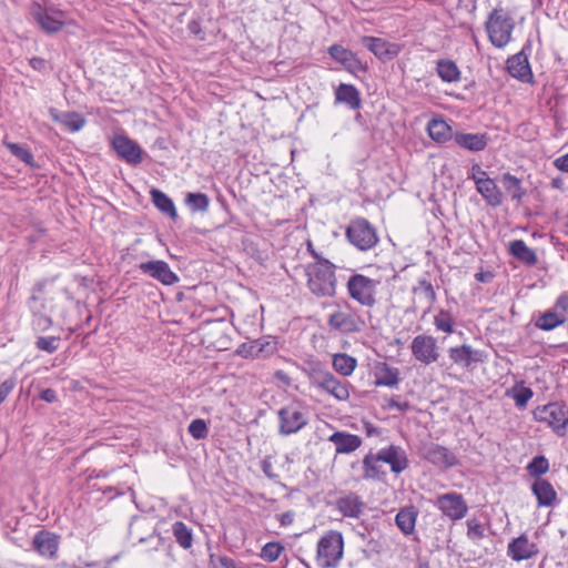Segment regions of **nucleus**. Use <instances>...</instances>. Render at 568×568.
<instances>
[{"mask_svg": "<svg viewBox=\"0 0 568 568\" xmlns=\"http://www.w3.org/2000/svg\"><path fill=\"white\" fill-rule=\"evenodd\" d=\"M388 408H396L399 412H407L410 409V404L408 402H398L395 398H390L387 404Z\"/></svg>", "mask_w": 568, "mask_h": 568, "instance_id": "nucleus-57", "label": "nucleus"}, {"mask_svg": "<svg viewBox=\"0 0 568 568\" xmlns=\"http://www.w3.org/2000/svg\"><path fill=\"white\" fill-rule=\"evenodd\" d=\"M187 430L194 439H204L209 434L207 425L205 420L201 418L193 419L190 423Z\"/></svg>", "mask_w": 568, "mask_h": 568, "instance_id": "nucleus-48", "label": "nucleus"}, {"mask_svg": "<svg viewBox=\"0 0 568 568\" xmlns=\"http://www.w3.org/2000/svg\"><path fill=\"white\" fill-rule=\"evenodd\" d=\"M139 270L163 285H173L180 281L169 264L162 260L142 262L139 264Z\"/></svg>", "mask_w": 568, "mask_h": 568, "instance_id": "nucleus-12", "label": "nucleus"}, {"mask_svg": "<svg viewBox=\"0 0 568 568\" xmlns=\"http://www.w3.org/2000/svg\"><path fill=\"white\" fill-rule=\"evenodd\" d=\"M328 53L336 62L343 64L349 72L362 70V63L356 55L339 44H333L328 48Z\"/></svg>", "mask_w": 568, "mask_h": 568, "instance_id": "nucleus-26", "label": "nucleus"}, {"mask_svg": "<svg viewBox=\"0 0 568 568\" xmlns=\"http://www.w3.org/2000/svg\"><path fill=\"white\" fill-rule=\"evenodd\" d=\"M60 336H40L36 341V347L48 354H53L60 345Z\"/></svg>", "mask_w": 568, "mask_h": 568, "instance_id": "nucleus-47", "label": "nucleus"}, {"mask_svg": "<svg viewBox=\"0 0 568 568\" xmlns=\"http://www.w3.org/2000/svg\"><path fill=\"white\" fill-rule=\"evenodd\" d=\"M534 418L546 423L558 436H564L568 425V408L564 403H548L534 410Z\"/></svg>", "mask_w": 568, "mask_h": 568, "instance_id": "nucleus-5", "label": "nucleus"}, {"mask_svg": "<svg viewBox=\"0 0 568 568\" xmlns=\"http://www.w3.org/2000/svg\"><path fill=\"white\" fill-rule=\"evenodd\" d=\"M534 392L529 387H521L514 394L516 406L523 408L527 405L528 400L532 397Z\"/></svg>", "mask_w": 568, "mask_h": 568, "instance_id": "nucleus-52", "label": "nucleus"}, {"mask_svg": "<svg viewBox=\"0 0 568 568\" xmlns=\"http://www.w3.org/2000/svg\"><path fill=\"white\" fill-rule=\"evenodd\" d=\"M40 398L47 403H54L58 400V396L54 389L45 388L40 393Z\"/></svg>", "mask_w": 568, "mask_h": 568, "instance_id": "nucleus-58", "label": "nucleus"}, {"mask_svg": "<svg viewBox=\"0 0 568 568\" xmlns=\"http://www.w3.org/2000/svg\"><path fill=\"white\" fill-rule=\"evenodd\" d=\"M417 514L414 506H405L397 513L395 523L404 535H410L414 531Z\"/></svg>", "mask_w": 568, "mask_h": 568, "instance_id": "nucleus-37", "label": "nucleus"}, {"mask_svg": "<svg viewBox=\"0 0 568 568\" xmlns=\"http://www.w3.org/2000/svg\"><path fill=\"white\" fill-rule=\"evenodd\" d=\"M344 555V538L337 530L327 531L317 542L316 562L320 568H337Z\"/></svg>", "mask_w": 568, "mask_h": 568, "instance_id": "nucleus-3", "label": "nucleus"}, {"mask_svg": "<svg viewBox=\"0 0 568 568\" xmlns=\"http://www.w3.org/2000/svg\"><path fill=\"white\" fill-rule=\"evenodd\" d=\"M427 131L434 141L445 143L454 139L455 132L443 119H433L427 124Z\"/></svg>", "mask_w": 568, "mask_h": 568, "instance_id": "nucleus-33", "label": "nucleus"}, {"mask_svg": "<svg viewBox=\"0 0 568 568\" xmlns=\"http://www.w3.org/2000/svg\"><path fill=\"white\" fill-rule=\"evenodd\" d=\"M275 351L276 344L274 342L254 339L240 345L237 354L243 357H266L272 355Z\"/></svg>", "mask_w": 568, "mask_h": 568, "instance_id": "nucleus-21", "label": "nucleus"}, {"mask_svg": "<svg viewBox=\"0 0 568 568\" xmlns=\"http://www.w3.org/2000/svg\"><path fill=\"white\" fill-rule=\"evenodd\" d=\"M7 149L27 165L34 166L33 154L19 143L4 142Z\"/></svg>", "mask_w": 568, "mask_h": 568, "instance_id": "nucleus-46", "label": "nucleus"}, {"mask_svg": "<svg viewBox=\"0 0 568 568\" xmlns=\"http://www.w3.org/2000/svg\"><path fill=\"white\" fill-rule=\"evenodd\" d=\"M566 322V315L557 312L554 307L540 314L535 321V326L541 331H552Z\"/></svg>", "mask_w": 568, "mask_h": 568, "instance_id": "nucleus-35", "label": "nucleus"}, {"mask_svg": "<svg viewBox=\"0 0 568 568\" xmlns=\"http://www.w3.org/2000/svg\"><path fill=\"white\" fill-rule=\"evenodd\" d=\"M173 536L176 542L184 549H189L193 544L192 530L183 523L175 521L172 526Z\"/></svg>", "mask_w": 568, "mask_h": 568, "instance_id": "nucleus-42", "label": "nucleus"}, {"mask_svg": "<svg viewBox=\"0 0 568 568\" xmlns=\"http://www.w3.org/2000/svg\"><path fill=\"white\" fill-rule=\"evenodd\" d=\"M271 469H272V464H271V462H268V460L264 459V460L262 462V470H263V473H264L268 478H273V477H274V475L272 474Z\"/></svg>", "mask_w": 568, "mask_h": 568, "instance_id": "nucleus-64", "label": "nucleus"}, {"mask_svg": "<svg viewBox=\"0 0 568 568\" xmlns=\"http://www.w3.org/2000/svg\"><path fill=\"white\" fill-rule=\"evenodd\" d=\"M212 564L214 568H236L234 560L225 556L219 557L216 562L212 559Z\"/></svg>", "mask_w": 568, "mask_h": 568, "instance_id": "nucleus-56", "label": "nucleus"}, {"mask_svg": "<svg viewBox=\"0 0 568 568\" xmlns=\"http://www.w3.org/2000/svg\"><path fill=\"white\" fill-rule=\"evenodd\" d=\"M509 253L526 266H534L538 262L537 254L527 246L523 240H514L508 245Z\"/></svg>", "mask_w": 568, "mask_h": 568, "instance_id": "nucleus-30", "label": "nucleus"}, {"mask_svg": "<svg viewBox=\"0 0 568 568\" xmlns=\"http://www.w3.org/2000/svg\"><path fill=\"white\" fill-rule=\"evenodd\" d=\"M448 355L452 362L463 368H468L471 363L480 361V352L474 351L470 345L450 347Z\"/></svg>", "mask_w": 568, "mask_h": 568, "instance_id": "nucleus-25", "label": "nucleus"}, {"mask_svg": "<svg viewBox=\"0 0 568 568\" xmlns=\"http://www.w3.org/2000/svg\"><path fill=\"white\" fill-rule=\"evenodd\" d=\"M531 491L536 496L538 506H552L557 499V493L552 485L546 479H535Z\"/></svg>", "mask_w": 568, "mask_h": 568, "instance_id": "nucleus-29", "label": "nucleus"}, {"mask_svg": "<svg viewBox=\"0 0 568 568\" xmlns=\"http://www.w3.org/2000/svg\"><path fill=\"white\" fill-rule=\"evenodd\" d=\"M539 549L536 544L530 542L528 537L523 534L514 538L507 546V555L514 561H523L534 558L538 555Z\"/></svg>", "mask_w": 568, "mask_h": 568, "instance_id": "nucleus-17", "label": "nucleus"}, {"mask_svg": "<svg viewBox=\"0 0 568 568\" xmlns=\"http://www.w3.org/2000/svg\"><path fill=\"white\" fill-rule=\"evenodd\" d=\"M434 324L438 331L453 333V318L449 312L442 310L434 318Z\"/></svg>", "mask_w": 568, "mask_h": 568, "instance_id": "nucleus-49", "label": "nucleus"}, {"mask_svg": "<svg viewBox=\"0 0 568 568\" xmlns=\"http://www.w3.org/2000/svg\"><path fill=\"white\" fill-rule=\"evenodd\" d=\"M311 385L332 395L337 400L349 398L348 383L336 378L331 372L322 368H312L308 373Z\"/></svg>", "mask_w": 568, "mask_h": 568, "instance_id": "nucleus-6", "label": "nucleus"}, {"mask_svg": "<svg viewBox=\"0 0 568 568\" xmlns=\"http://www.w3.org/2000/svg\"><path fill=\"white\" fill-rule=\"evenodd\" d=\"M557 312H562L564 315L568 312V293L560 294L555 305L552 306Z\"/></svg>", "mask_w": 568, "mask_h": 568, "instance_id": "nucleus-55", "label": "nucleus"}, {"mask_svg": "<svg viewBox=\"0 0 568 568\" xmlns=\"http://www.w3.org/2000/svg\"><path fill=\"white\" fill-rule=\"evenodd\" d=\"M154 206L163 214L170 216L172 220L178 219V212L173 201L161 190L152 189L150 191Z\"/></svg>", "mask_w": 568, "mask_h": 568, "instance_id": "nucleus-38", "label": "nucleus"}, {"mask_svg": "<svg viewBox=\"0 0 568 568\" xmlns=\"http://www.w3.org/2000/svg\"><path fill=\"white\" fill-rule=\"evenodd\" d=\"M274 376H275L276 379L283 382L285 385H290L291 384V378L283 371H276Z\"/></svg>", "mask_w": 568, "mask_h": 568, "instance_id": "nucleus-62", "label": "nucleus"}, {"mask_svg": "<svg viewBox=\"0 0 568 568\" xmlns=\"http://www.w3.org/2000/svg\"><path fill=\"white\" fill-rule=\"evenodd\" d=\"M335 264L329 260L308 263L305 267L307 288L316 297H333L336 294L337 278Z\"/></svg>", "mask_w": 568, "mask_h": 568, "instance_id": "nucleus-1", "label": "nucleus"}, {"mask_svg": "<svg viewBox=\"0 0 568 568\" xmlns=\"http://www.w3.org/2000/svg\"><path fill=\"white\" fill-rule=\"evenodd\" d=\"M514 27L511 16L501 8L494 9L486 21L489 40L497 48H503L510 41Z\"/></svg>", "mask_w": 568, "mask_h": 568, "instance_id": "nucleus-4", "label": "nucleus"}, {"mask_svg": "<svg viewBox=\"0 0 568 568\" xmlns=\"http://www.w3.org/2000/svg\"><path fill=\"white\" fill-rule=\"evenodd\" d=\"M476 190L489 206L497 207L501 205L504 195L493 179H480L477 181Z\"/></svg>", "mask_w": 568, "mask_h": 568, "instance_id": "nucleus-24", "label": "nucleus"}, {"mask_svg": "<svg viewBox=\"0 0 568 568\" xmlns=\"http://www.w3.org/2000/svg\"><path fill=\"white\" fill-rule=\"evenodd\" d=\"M507 69L511 77L526 81L531 75L528 58L519 52L507 60Z\"/></svg>", "mask_w": 568, "mask_h": 568, "instance_id": "nucleus-31", "label": "nucleus"}, {"mask_svg": "<svg viewBox=\"0 0 568 568\" xmlns=\"http://www.w3.org/2000/svg\"><path fill=\"white\" fill-rule=\"evenodd\" d=\"M410 351L414 358L426 366L437 362L440 356L435 337L426 334L413 338Z\"/></svg>", "mask_w": 568, "mask_h": 568, "instance_id": "nucleus-10", "label": "nucleus"}, {"mask_svg": "<svg viewBox=\"0 0 568 568\" xmlns=\"http://www.w3.org/2000/svg\"><path fill=\"white\" fill-rule=\"evenodd\" d=\"M32 14L34 20L48 33L58 32L63 27V12L60 10L43 9L41 4L34 3Z\"/></svg>", "mask_w": 568, "mask_h": 568, "instance_id": "nucleus-16", "label": "nucleus"}, {"mask_svg": "<svg viewBox=\"0 0 568 568\" xmlns=\"http://www.w3.org/2000/svg\"><path fill=\"white\" fill-rule=\"evenodd\" d=\"M436 73L442 81L447 83L458 82L462 77L456 62L450 59H439L436 63Z\"/></svg>", "mask_w": 568, "mask_h": 568, "instance_id": "nucleus-36", "label": "nucleus"}, {"mask_svg": "<svg viewBox=\"0 0 568 568\" xmlns=\"http://www.w3.org/2000/svg\"><path fill=\"white\" fill-rule=\"evenodd\" d=\"M328 440L335 445L336 454H351L362 445V438L347 432H335Z\"/></svg>", "mask_w": 568, "mask_h": 568, "instance_id": "nucleus-20", "label": "nucleus"}, {"mask_svg": "<svg viewBox=\"0 0 568 568\" xmlns=\"http://www.w3.org/2000/svg\"><path fill=\"white\" fill-rule=\"evenodd\" d=\"M283 551L284 546L281 542L270 541L262 547L260 557L266 562H274Z\"/></svg>", "mask_w": 568, "mask_h": 568, "instance_id": "nucleus-45", "label": "nucleus"}, {"mask_svg": "<svg viewBox=\"0 0 568 568\" xmlns=\"http://www.w3.org/2000/svg\"><path fill=\"white\" fill-rule=\"evenodd\" d=\"M487 178H489L488 173L486 171H484L478 163L473 164L471 172L468 175V179H471L475 182V184L477 185V181H479L480 179H487Z\"/></svg>", "mask_w": 568, "mask_h": 568, "instance_id": "nucleus-54", "label": "nucleus"}, {"mask_svg": "<svg viewBox=\"0 0 568 568\" xmlns=\"http://www.w3.org/2000/svg\"><path fill=\"white\" fill-rule=\"evenodd\" d=\"M335 103H343L352 110H358L362 106L361 93L355 85L341 83L335 89Z\"/></svg>", "mask_w": 568, "mask_h": 568, "instance_id": "nucleus-27", "label": "nucleus"}, {"mask_svg": "<svg viewBox=\"0 0 568 568\" xmlns=\"http://www.w3.org/2000/svg\"><path fill=\"white\" fill-rule=\"evenodd\" d=\"M377 454L378 459L388 464L395 474H399L408 467L407 456L398 446L390 445L388 448L381 449Z\"/></svg>", "mask_w": 568, "mask_h": 568, "instance_id": "nucleus-19", "label": "nucleus"}, {"mask_svg": "<svg viewBox=\"0 0 568 568\" xmlns=\"http://www.w3.org/2000/svg\"><path fill=\"white\" fill-rule=\"evenodd\" d=\"M379 280L371 278L361 273H353L347 282L346 290L351 300L363 307L374 308L377 305Z\"/></svg>", "mask_w": 568, "mask_h": 568, "instance_id": "nucleus-2", "label": "nucleus"}, {"mask_svg": "<svg viewBox=\"0 0 568 568\" xmlns=\"http://www.w3.org/2000/svg\"><path fill=\"white\" fill-rule=\"evenodd\" d=\"M307 251L310 254L315 258V262H320L321 260H326L323 257L313 246V243L311 241L307 242Z\"/></svg>", "mask_w": 568, "mask_h": 568, "instance_id": "nucleus-61", "label": "nucleus"}, {"mask_svg": "<svg viewBox=\"0 0 568 568\" xmlns=\"http://www.w3.org/2000/svg\"><path fill=\"white\" fill-rule=\"evenodd\" d=\"M420 456L439 469L447 470L459 465L457 456L447 447L435 443L425 444L420 448Z\"/></svg>", "mask_w": 568, "mask_h": 568, "instance_id": "nucleus-9", "label": "nucleus"}, {"mask_svg": "<svg viewBox=\"0 0 568 568\" xmlns=\"http://www.w3.org/2000/svg\"><path fill=\"white\" fill-rule=\"evenodd\" d=\"M500 181L511 200L520 203L526 195V190L521 185V180L509 172H506L501 175Z\"/></svg>", "mask_w": 568, "mask_h": 568, "instance_id": "nucleus-39", "label": "nucleus"}, {"mask_svg": "<svg viewBox=\"0 0 568 568\" xmlns=\"http://www.w3.org/2000/svg\"><path fill=\"white\" fill-rule=\"evenodd\" d=\"M348 311L338 310L333 312L328 316V325L341 333L351 334L356 333L362 329L364 322L349 310V305L347 304Z\"/></svg>", "mask_w": 568, "mask_h": 568, "instance_id": "nucleus-11", "label": "nucleus"}, {"mask_svg": "<svg viewBox=\"0 0 568 568\" xmlns=\"http://www.w3.org/2000/svg\"><path fill=\"white\" fill-rule=\"evenodd\" d=\"M278 434L288 436L296 434L307 425V416L298 403H291L277 410Z\"/></svg>", "mask_w": 568, "mask_h": 568, "instance_id": "nucleus-8", "label": "nucleus"}, {"mask_svg": "<svg viewBox=\"0 0 568 568\" xmlns=\"http://www.w3.org/2000/svg\"><path fill=\"white\" fill-rule=\"evenodd\" d=\"M32 545L41 556L52 558L58 550L59 540L54 534L40 530L34 535Z\"/></svg>", "mask_w": 568, "mask_h": 568, "instance_id": "nucleus-23", "label": "nucleus"}, {"mask_svg": "<svg viewBox=\"0 0 568 568\" xmlns=\"http://www.w3.org/2000/svg\"><path fill=\"white\" fill-rule=\"evenodd\" d=\"M526 470L529 476L541 479L540 477L549 470V462L544 455H537L528 463Z\"/></svg>", "mask_w": 568, "mask_h": 568, "instance_id": "nucleus-43", "label": "nucleus"}, {"mask_svg": "<svg viewBox=\"0 0 568 568\" xmlns=\"http://www.w3.org/2000/svg\"><path fill=\"white\" fill-rule=\"evenodd\" d=\"M345 235L359 251L371 250L378 243L376 229L364 217L351 221Z\"/></svg>", "mask_w": 568, "mask_h": 568, "instance_id": "nucleus-7", "label": "nucleus"}, {"mask_svg": "<svg viewBox=\"0 0 568 568\" xmlns=\"http://www.w3.org/2000/svg\"><path fill=\"white\" fill-rule=\"evenodd\" d=\"M49 113L54 122L61 123L71 132L80 131L85 124V119L78 112H60L57 109L51 108Z\"/></svg>", "mask_w": 568, "mask_h": 568, "instance_id": "nucleus-28", "label": "nucleus"}, {"mask_svg": "<svg viewBox=\"0 0 568 568\" xmlns=\"http://www.w3.org/2000/svg\"><path fill=\"white\" fill-rule=\"evenodd\" d=\"M14 379H6L3 383H1L0 385V405L7 399V397L9 396V394L12 392V389L14 388Z\"/></svg>", "mask_w": 568, "mask_h": 568, "instance_id": "nucleus-53", "label": "nucleus"}, {"mask_svg": "<svg viewBox=\"0 0 568 568\" xmlns=\"http://www.w3.org/2000/svg\"><path fill=\"white\" fill-rule=\"evenodd\" d=\"M32 326L37 332H45L52 326V320L44 314H34Z\"/></svg>", "mask_w": 568, "mask_h": 568, "instance_id": "nucleus-51", "label": "nucleus"}, {"mask_svg": "<svg viewBox=\"0 0 568 568\" xmlns=\"http://www.w3.org/2000/svg\"><path fill=\"white\" fill-rule=\"evenodd\" d=\"M438 508L444 515L453 520H458L465 517L468 507L463 496L457 493H448L438 497Z\"/></svg>", "mask_w": 568, "mask_h": 568, "instance_id": "nucleus-15", "label": "nucleus"}, {"mask_svg": "<svg viewBox=\"0 0 568 568\" xmlns=\"http://www.w3.org/2000/svg\"><path fill=\"white\" fill-rule=\"evenodd\" d=\"M488 140L486 133H464L456 131L454 135V141L458 146L471 152L485 150Z\"/></svg>", "mask_w": 568, "mask_h": 568, "instance_id": "nucleus-22", "label": "nucleus"}, {"mask_svg": "<svg viewBox=\"0 0 568 568\" xmlns=\"http://www.w3.org/2000/svg\"><path fill=\"white\" fill-rule=\"evenodd\" d=\"M378 454H367L363 459V467H364V478L365 479H375L379 478L381 475H384L385 473L381 470V466H378Z\"/></svg>", "mask_w": 568, "mask_h": 568, "instance_id": "nucleus-44", "label": "nucleus"}, {"mask_svg": "<svg viewBox=\"0 0 568 568\" xmlns=\"http://www.w3.org/2000/svg\"><path fill=\"white\" fill-rule=\"evenodd\" d=\"M337 510L344 516L349 518H359L365 508V503L362 498L353 491H349L335 501Z\"/></svg>", "mask_w": 568, "mask_h": 568, "instance_id": "nucleus-18", "label": "nucleus"}, {"mask_svg": "<svg viewBox=\"0 0 568 568\" xmlns=\"http://www.w3.org/2000/svg\"><path fill=\"white\" fill-rule=\"evenodd\" d=\"M554 165L562 171V172H566L568 173V153L562 155V156H559L557 158L555 161H554Z\"/></svg>", "mask_w": 568, "mask_h": 568, "instance_id": "nucleus-59", "label": "nucleus"}, {"mask_svg": "<svg viewBox=\"0 0 568 568\" xmlns=\"http://www.w3.org/2000/svg\"><path fill=\"white\" fill-rule=\"evenodd\" d=\"M184 203L192 213H205L209 210L210 197L201 192H189Z\"/></svg>", "mask_w": 568, "mask_h": 568, "instance_id": "nucleus-40", "label": "nucleus"}, {"mask_svg": "<svg viewBox=\"0 0 568 568\" xmlns=\"http://www.w3.org/2000/svg\"><path fill=\"white\" fill-rule=\"evenodd\" d=\"M467 536L473 540H478L484 538L485 529L481 524H479L476 519H468L467 520Z\"/></svg>", "mask_w": 568, "mask_h": 568, "instance_id": "nucleus-50", "label": "nucleus"}, {"mask_svg": "<svg viewBox=\"0 0 568 568\" xmlns=\"http://www.w3.org/2000/svg\"><path fill=\"white\" fill-rule=\"evenodd\" d=\"M362 43L367 48L376 58L382 61H390L396 58L402 45L395 42H388L382 38L365 36L362 38Z\"/></svg>", "mask_w": 568, "mask_h": 568, "instance_id": "nucleus-13", "label": "nucleus"}, {"mask_svg": "<svg viewBox=\"0 0 568 568\" xmlns=\"http://www.w3.org/2000/svg\"><path fill=\"white\" fill-rule=\"evenodd\" d=\"M375 385L394 387L399 383V371L387 363H378L375 371Z\"/></svg>", "mask_w": 568, "mask_h": 568, "instance_id": "nucleus-32", "label": "nucleus"}, {"mask_svg": "<svg viewBox=\"0 0 568 568\" xmlns=\"http://www.w3.org/2000/svg\"><path fill=\"white\" fill-rule=\"evenodd\" d=\"M494 275L491 272H478L475 274L476 281L480 283H488L493 280Z\"/></svg>", "mask_w": 568, "mask_h": 568, "instance_id": "nucleus-60", "label": "nucleus"}, {"mask_svg": "<svg viewBox=\"0 0 568 568\" xmlns=\"http://www.w3.org/2000/svg\"><path fill=\"white\" fill-rule=\"evenodd\" d=\"M45 64V61L41 58H32L30 60V65L34 69V70H41Z\"/></svg>", "mask_w": 568, "mask_h": 568, "instance_id": "nucleus-63", "label": "nucleus"}, {"mask_svg": "<svg viewBox=\"0 0 568 568\" xmlns=\"http://www.w3.org/2000/svg\"><path fill=\"white\" fill-rule=\"evenodd\" d=\"M112 146L119 158L131 165H138L143 160V151L140 145L126 135H116L112 141Z\"/></svg>", "mask_w": 568, "mask_h": 568, "instance_id": "nucleus-14", "label": "nucleus"}, {"mask_svg": "<svg viewBox=\"0 0 568 568\" xmlns=\"http://www.w3.org/2000/svg\"><path fill=\"white\" fill-rule=\"evenodd\" d=\"M412 293L426 305L424 313H427L436 302V292L429 281L425 277L419 278L417 284L413 286Z\"/></svg>", "mask_w": 568, "mask_h": 568, "instance_id": "nucleus-34", "label": "nucleus"}, {"mask_svg": "<svg viewBox=\"0 0 568 568\" xmlns=\"http://www.w3.org/2000/svg\"><path fill=\"white\" fill-rule=\"evenodd\" d=\"M356 364V359L345 353L333 356V367L343 376H349L354 372Z\"/></svg>", "mask_w": 568, "mask_h": 568, "instance_id": "nucleus-41", "label": "nucleus"}]
</instances>
